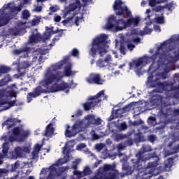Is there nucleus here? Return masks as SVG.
I'll use <instances>...</instances> for the list:
<instances>
[{
    "label": "nucleus",
    "mask_w": 179,
    "mask_h": 179,
    "mask_svg": "<svg viewBox=\"0 0 179 179\" xmlns=\"http://www.w3.org/2000/svg\"><path fill=\"white\" fill-rule=\"evenodd\" d=\"M83 172V176H87L91 174L92 171L89 166H85Z\"/></svg>",
    "instance_id": "obj_38"
},
{
    "label": "nucleus",
    "mask_w": 179,
    "mask_h": 179,
    "mask_svg": "<svg viewBox=\"0 0 179 179\" xmlns=\"http://www.w3.org/2000/svg\"><path fill=\"white\" fill-rule=\"evenodd\" d=\"M94 117L92 115H87L85 117V119L88 121L90 124H92V122L94 120Z\"/></svg>",
    "instance_id": "obj_52"
},
{
    "label": "nucleus",
    "mask_w": 179,
    "mask_h": 179,
    "mask_svg": "<svg viewBox=\"0 0 179 179\" xmlns=\"http://www.w3.org/2000/svg\"><path fill=\"white\" fill-rule=\"evenodd\" d=\"M158 165V160H155L153 162H149L146 167V171L149 174H152Z\"/></svg>",
    "instance_id": "obj_20"
},
{
    "label": "nucleus",
    "mask_w": 179,
    "mask_h": 179,
    "mask_svg": "<svg viewBox=\"0 0 179 179\" xmlns=\"http://www.w3.org/2000/svg\"><path fill=\"white\" fill-rule=\"evenodd\" d=\"M81 3L80 0H76L75 3H71L69 6V10L64 13V17H67L71 12L76 10L77 9L80 10Z\"/></svg>",
    "instance_id": "obj_17"
},
{
    "label": "nucleus",
    "mask_w": 179,
    "mask_h": 179,
    "mask_svg": "<svg viewBox=\"0 0 179 179\" xmlns=\"http://www.w3.org/2000/svg\"><path fill=\"white\" fill-rule=\"evenodd\" d=\"M86 82L90 85H101L104 83V80H103L99 73H90L89 77L86 78Z\"/></svg>",
    "instance_id": "obj_9"
},
{
    "label": "nucleus",
    "mask_w": 179,
    "mask_h": 179,
    "mask_svg": "<svg viewBox=\"0 0 179 179\" xmlns=\"http://www.w3.org/2000/svg\"><path fill=\"white\" fill-rule=\"evenodd\" d=\"M91 124L95 125H100L101 124V120L99 117H97L96 119L94 118L93 121L91 122Z\"/></svg>",
    "instance_id": "obj_48"
},
{
    "label": "nucleus",
    "mask_w": 179,
    "mask_h": 179,
    "mask_svg": "<svg viewBox=\"0 0 179 179\" xmlns=\"http://www.w3.org/2000/svg\"><path fill=\"white\" fill-rule=\"evenodd\" d=\"M78 164H79V162H78V160H76V161L73 162V164H72L71 168H72L73 170L76 171V170L78 169Z\"/></svg>",
    "instance_id": "obj_61"
},
{
    "label": "nucleus",
    "mask_w": 179,
    "mask_h": 179,
    "mask_svg": "<svg viewBox=\"0 0 179 179\" xmlns=\"http://www.w3.org/2000/svg\"><path fill=\"white\" fill-rule=\"evenodd\" d=\"M90 100V101H86L82 104L85 111H90L98 105V101L91 99Z\"/></svg>",
    "instance_id": "obj_18"
},
{
    "label": "nucleus",
    "mask_w": 179,
    "mask_h": 179,
    "mask_svg": "<svg viewBox=\"0 0 179 179\" xmlns=\"http://www.w3.org/2000/svg\"><path fill=\"white\" fill-rule=\"evenodd\" d=\"M148 141L150 143H154L156 141V136L153 134L148 136Z\"/></svg>",
    "instance_id": "obj_60"
},
{
    "label": "nucleus",
    "mask_w": 179,
    "mask_h": 179,
    "mask_svg": "<svg viewBox=\"0 0 179 179\" xmlns=\"http://www.w3.org/2000/svg\"><path fill=\"white\" fill-rule=\"evenodd\" d=\"M152 32V29L148 28V27H146L145 28H144L143 31H141L140 32L141 36H144L145 34H150Z\"/></svg>",
    "instance_id": "obj_40"
},
{
    "label": "nucleus",
    "mask_w": 179,
    "mask_h": 179,
    "mask_svg": "<svg viewBox=\"0 0 179 179\" xmlns=\"http://www.w3.org/2000/svg\"><path fill=\"white\" fill-rule=\"evenodd\" d=\"M31 15L28 10H24L21 18L24 20H27L30 17Z\"/></svg>",
    "instance_id": "obj_35"
},
{
    "label": "nucleus",
    "mask_w": 179,
    "mask_h": 179,
    "mask_svg": "<svg viewBox=\"0 0 179 179\" xmlns=\"http://www.w3.org/2000/svg\"><path fill=\"white\" fill-rule=\"evenodd\" d=\"M117 174L115 172H108V173H100L97 176L91 177L90 179H116ZM83 179H87L84 178Z\"/></svg>",
    "instance_id": "obj_15"
},
{
    "label": "nucleus",
    "mask_w": 179,
    "mask_h": 179,
    "mask_svg": "<svg viewBox=\"0 0 179 179\" xmlns=\"http://www.w3.org/2000/svg\"><path fill=\"white\" fill-rule=\"evenodd\" d=\"M6 96H8V95L6 94V90H0V107H1L2 106H4L6 104H8V107H7V108H10V107H13L16 105V99L10 101H7L3 99V98H4Z\"/></svg>",
    "instance_id": "obj_12"
},
{
    "label": "nucleus",
    "mask_w": 179,
    "mask_h": 179,
    "mask_svg": "<svg viewBox=\"0 0 179 179\" xmlns=\"http://www.w3.org/2000/svg\"><path fill=\"white\" fill-rule=\"evenodd\" d=\"M62 35H63V32H61V33L58 34L57 35L55 36L52 39V41L53 42L58 41L59 40V38L62 36Z\"/></svg>",
    "instance_id": "obj_57"
},
{
    "label": "nucleus",
    "mask_w": 179,
    "mask_h": 179,
    "mask_svg": "<svg viewBox=\"0 0 179 179\" xmlns=\"http://www.w3.org/2000/svg\"><path fill=\"white\" fill-rule=\"evenodd\" d=\"M123 2L122 0H115L114 3L113 5V8L115 12V15L117 16H122L124 17V13H126L127 16L129 17H132V13L127 6H124Z\"/></svg>",
    "instance_id": "obj_5"
},
{
    "label": "nucleus",
    "mask_w": 179,
    "mask_h": 179,
    "mask_svg": "<svg viewBox=\"0 0 179 179\" xmlns=\"http://www.w3.org/2000/svg\"><path fill=\"white\" fill-rule=\"evenodd\" d=\"M50 173H54L57 172L56 164H52L48 167Z\"/></svg>",
    "instance_id": "obj_50"
},
{
    "label": "nucleus",
    "mask_w": 179,
    "mask_h": 179,
    "mask_svg": "<svg viewBox=\"0 0 179 179\" xmlns=\"http://www.w3.org/2000/svg\"><path fill=\"white\" fill-rule=\"evenodd\" d=\"M83 114V111L81 109H78L75 113V117L82 116Z\"/></svg>",
    "instance_id": "obj_63"
},
{
    "label": "nucleus",
    "mask_w": 179,
    "mask_h": 179,
    "mask_svg": "<svg viewBox=\"0 0 179 179\" xmlns=\"http://www.w3.org/2000/svg\"><path fill=\"white\" fill-rule=\"evenodd\" d=\"M116 169V165L115 164H103V171L102 173L104 174H108V171H115Z\"/></svg>",
    "instance_id": "obj_22"
},
{
    "label": "nucleus",
    "mask_w": 179,
    "mask_h": 179,
    "mask_svg": "<svg viewBox=\"0 0 179 179\" xmlns=\"http://www.w3.org/2000/svg\"><path fill=\"white\" fill-rule=\"evenodd\" d=\"M52 69L48 68L45 73V78L40 84L44 87H48L53 83H59L63 78V73L62 71H59L62 69V64H55L52 65Z\"/></svg>",
    "instance_id": "obj_4"
},
{
    "label": "nucleus",
    "mask_w": 179,
    "mask_h": 179,
    "mask_svg": "<svg viewBox=\"0 0 179 179\" xmlns=\"http://www.w3.org/2000/svg\"><path fill=\"white\" fill-rule=\"evenodd\" d=\"M46 31H50L51 35L58 34L60 31V30L59 29H57L56 30H53V27L49 28L48 27H46Z\"/></svg>",
    "instance_id": "obj_47"
},
{
    "label": "nucleus",
    "mask_w": 179,
    "mask_h": 179,
    "mask_svg": "<svg viewBox=\"0 0 179 179\" xmlns=\"http://www.w3.org/2000/svg\"><path fill=\"white\" fill-rule=\"evenodd\" d=\"M155 22L158 24H164L165 23L164 13L162 14V16H158L155 17Z\"/></svg>",
    "instance_id": "obj_32"
},
{
    "label": "nucleus",
    "mask_w": 179,
    "mask_h": 179,
    "mask_svg": "<svg viewBox=\"0 0 179 179\" xmlns=\"http://www.w3.org/2000/svg\"><path fill=\"white\" fill-rule=\"evenodd\" d=\"M72 64H68L65 67H64V76L66 77H70L71 76H75L76 71H72Z\"/></svg>",
    "instance_id": "obj_23"
},
{
    "label": "nucleus",
    "mask_w": 179,
    "mask_h": 179,
    "mask_svg": "<svg viewBox=\"0 0 179 179\" xmlns=\"http://www.w3.org/2000/svg\"><path fill=\"white\" fill-rule=\"evenodd\" d=\"M14 153L15 154V158L22 157L23 155V149L20 146H17L14 149Z\"/></svg>",
    "instance_id": "obj_29"
},
{
    "label": "nucleus",
    "mask_w": 179,
    "mask_h": 179,
    "mask_svg": "<svg viewBox=\"0 0 179 179\" xmlns=\"http://www.w3.org/2000/svg\"><path fill=\"white\" fill-rule=\"evenodd\" d=\"M165 9V6H155V8H153V10L155 12V13H159L162 10H164Z\"/></svg>",
    "instance_id": "obj_46"
},
{
    "label": "nucleus",
    "mask_w": 179,
    "mask_h": 179,
    "mask_svg": "<svg viewBox=\"0 0 179 179\" xmlns=\"http://www.w3.org/2000/svg\"><path fill=\"white\" fill-rule=\"evenodd\" d=\"M69 88V85L67 83H55L50 87V93H57L61 91H64Z\"/></svg>",
    "instance_id": "obj_11"
},
{
    "label": "nucleus",
    "mask_w": 179,
    "mask_h": 179,
    "mask_svg": "<svg viewBox=\"0 0 179 179\" xmlns=\"http://www.w3.org/2000/svg\"><path fill=\"white\" fill-rule=\"evenodd\" d=\"M126 137H127V136L124 134H117L115 136V138L117 141H120V140L124 139Z\"/></svg>",
    "instance_id": "obj_58"
},
{
    "label": "nucleus",
    "mask_w": 179,
    "mask_h": 179,
    "mask_svg": "<svg viewBox=\"0 0 179 179\" xmlns=\"http://www.w3.org/2000/svg\"><path fill=\"white\" fill-rule=\"evenodd\" d=\"M22 133V130L20 127H15L13 129V134L14 136H19Z\"/></svg>",
    "instance_id": "obj_39"
},
{
    "label": "nucleus",
    "mask_w": 179,
    "mask_h": 179,
    "mask_svg": "<svg viewBox=\"0 0 179 179\" xmlns=\"http://www.w3.org/2000/svg\"><path fill=\"white\" fill-rule=\"evenodd\" d=\"M128 128V126L126 122H122L120 126L121 131H125Z\"/></svg>",
    "instance_id": "obj_56"
},
{
    "label": "nucleus",
    "mask_w": 179,
    "mask_h": 179,
    "mask_svg": "<svg viewBox=\"0 0 179 179\" xmlns=\"http://www.w3.org/2000/svg\"><path fill=\"white\" fill-rule=\"evenodd\" d=\"M136 140L138 143L146 141V138H145V136L141 133H138V134H136Z\"/></svg>",
    "instance_id": "obj_36"
},
{
    "label": "nucleus",
    "mask_w": 179,
    "mask_h": 179,
    "mask_svg": "<svg viewBox=\"0 0 179 179\" xmlns=\"http://www.w3.org/2000/svg\"><path fill=\"white\" fill-rule=\"evenodd\" d=\"M41 147L42 145H40L39 143L35 145V147L34 148V150L40 152L41 150Z\"/></svg>",
    "instance_id": "obj_62"
},
{
    "label": "nucleus",
    "mask_w": 179,
    "mask_h": 179,
    "mask_svg": "<svg viewBox=\"0 0 179 179\" xmlns=\"http://www.w3.org/2000/svg\"><path fill=\"white\" fill-rule=\"evenodd\" d=\"M174 158L170 157L168 159V162L165 164V168H171L173 166Z\"/></svg>",
    "instance_id": "obj_41"
},
{
    "label": "nucleus",
    "mask_w": 179,
    "mask_h": 179,
    "mask_svg": "<svg viewBox=\"0 0 179 179\" xmlns=\"http://www.w3.org/2000/svg\"><path fill=\"white\" fill-rule=\"evenodd\" d=\"M146 63L145 57H139L136 60H133L132 62L129 63V69H134L138 70L141 69L144 64Z\"/></svg>",
    "instance_id": "obj_13"
},
{
    "label": "nucleus",
    "mask_w": 179,
    "mask_h": 179,
    "mask_svg": "<svg viewBox=\"0 0 179 179\" xmlns=\"http://www.w3.org/2000/svg\"><path fill=\"white\" fill-rule=\"evenodd\" d=\"M29 135L30 131L29 130H22L21 134H20V137H21L22 140H25L29 137Z\"/></svg>",
    "instance_id": "obj_33"
},
{
    "label": "nucleus",
    "mask_w": 179,
    "mask_h": 179,
    "mask_svg": "<svg viewBox=\"0 0 179 179\" xmlns=\"http://www.w3.org/2000/svg\"><path fill=\"white\" fill-rule=\"evenodd\" d=\"M108 36L105 34H101L93 39L91 45V48L89 51V54L91 57H95L97 52L100 57H103L107 54L106 46L108 44Z\"/></svg>",
    "instance_id": "obj_3"
},
{
    "label": "nucleus",
    "mask_w": 179,
    "mask_h": 179,
    "mask_svg": "<svg viewBox=\"0 0 179 179\" xmlns=\"http://www.w3.org/2000/svg\"><path fill=\"white\" fill-rule=\"evenodd\" d=\"M52 126H53L52 123H49L46 126L43 136L49 137L53 135L55 129Z\"/></svg>",
    "instance_id": "obj_21"
},
{
    "label": "nucleus",
    "mask_w": 179,
    "mask_h": 179,
    "mask_svg": "<svg viewBox=\"0 0 179 179\" xmlns=\"http://www.w3.org/2000/svg\"><path fill=\"white\" fill-rule=\"evenodd\" d=\"M104 92H105L104 90L99 91L96 95L92 96L90 98V100H94L95 102H97V104H99L101 101V100L99 99V98L101 96L104 95Z\"/></svg>",
    "instance_id": "obj_26"
},
{
    "label": "nucleus",
    "mask_w": 179,
    "mask_h": 179,
    "mask_svg": "<svg viewBox=\"0 0 179 179\" xmlns=\"http://www.w3.org/2000/svg\"><path fill=\"white\" fill-rule=\"evenodd\" d=\"M115 27V22L110 20V17L108 19V22L106 25L107 29H112Z\"/></svg>",
    "instance_id": "obj_37"
},
{
    "label": "nucleus",
    "mask_w": 179,
    "mask_h": 179,
    "mask_svg": "<svg viewBox=\"0 0 179 179\" xmlns=\"http://www.w3.org/2000/svg\"><path fill=\"white\" fill-rule=\"evenodd\" d=\"M83 16L82 15L81 17H78V16H76V18H75V24L78 27L79 26V22L80 20H83Z\"/></svg>",
    "instance_id": "obj_59"
},
{
    "label": "nucleus",
    "mask_w": 179,
    "mask_h": 179,
    "mask_svg": "<svg viewBox=\"0 0 179 179\" xmlns=\"http://www.w3.org/2000/svg\"><path fill=\"white\" fill-rule=\"evenodd\" d=\"M160 2L158 0H149V6L151 8L155 7L157 4H159Z\"/></svg>",
    "instance_id": "obj_43"
},
{
    "label": "nucleus",
    "mask_w": 179,
    "mask_h": 179,
    "mask_svg": "<svg viewBox=\"0 0 179 179\" xmlns=\"http://www.w3.org/2000/svg\"><path fill=\"white\" fill-rule=\"evenodd\" d=\"M40 23V19H32V21H31V25H32V27H35L37 24H38Z\"/></svg>",
    "instance_id": "obj_55"
},
{
    "label": "nucleus",
    "mask_w": 179,
    "mask_h": 179,
    "mask_svg": "<svg viewBox=\"0 0 179 179\" xmlns=\"http://www.w3.org/2000/svg\"><path fill=\"white\" fill-rule=\"evenodd\" d=\"M111 62H113L112 56L110 55H107L104 59H99L96 62V65L99 68H105L109 66Z\"/></svg>",
    "instance_id": "obj_14"
},
{
    "label": "nucleus",
    "mask_w": 179,
    "mask_h": 179,
    "mask_svg": "<svg viewBox=\"0 0 179 179\" xmlns=\"http://www.w3.org/2000/svg\"><path fill=\"white\" fill-rule=\"evenodd\" d=\"M8 120H15V118L8 117L7 118V120H6V121H4V122H3V126H7V129H10L13 127H10V125H12L13 122Z\"/></svg>",
    "instance_id": "obj_34"
},
{
    "label": "nucleus",
    "mask_w": 179,
    "mask_h": 179,
    "mask_svg": "<svg viewBox=\"0 0 179 179\" xmlns=\"http://www.w3.org/2000/svg\"><path fill=\"white\" fill-rule=\"evenodd\" d=\"M176 6L177 5L174 1H172L170 3H166L164 5L165 9H167L170 13H172L176 9Z\"/></svg>",
    "instance_id": "obj_27"
},
{
    "label": "nucleus",
    "mask_w": 179,
    "mask_h": 179,
    "mask_svg": "<svg viewBox=\"0 0 179 179\" xmlns=\"http://www.w3.org/2000/svg\"><path fill=\"white\" fill-rule=\"evenodd\" d=\"M83 124V121H76L71 127L69 124H67L64 131L65 136L66 138H72L76 136L81 131Z\"/></svg>",
    "instance_id": "obj_6"
},
{
    "label": "nucleus",
    "mask_w": 179,
    "mask_h": 179,
    "mask_svg": "<svg viewBox=\"0 0 179 179\" xmlns=\"http://www.w3.org/2000/svg\"><path fill=\"white\" fill-rule=\"evenodd\" d=\"M173 152H169V155L176 154L179 152V143L177 145V146L173 148Z\"/></svg>",
    "instance_id": "obj_53"
},
{
    "label": "nucleus",
    "mask_w": 179,
    "mask_h": 179,
    "mask_svg": "<svg viewBox=\"0 0 179 179\" xmlns=\"http://www.w3.org/2000/svg\"><path fill=\"white\" fill-rule=\"evenodd\" d=\"M8 121H10L11 122H13V124H11L10 125V127H13L14 126L16 125L17 123H20L21 122V120H17L16 118H14V119H8Z\"/></svg>",
    "instance_id": "obj_42"
},
{
    "label": "nucleus",
    "mask_w": 179,
    "mask_h": 179,
    "mask_svg": "<svg viewBox=\"0 0 179 179\" xmlns=\"http://www.w3.org/2000/svg\"><path fill=\"white\" fill-rule=\"evenodd\" d=\"M141 22V18L140 17H131L127 20V24L128 25V27H131L133 26L134 27H137L139 25V23Z\"/></svg>",
    "instance_id": "obj_19"
},
{
    "label": "nucleus",
    "mask_w": 179,
    "mask_h": 179,
    "mask_svg": "<svg viewBox=\"0 0 179 179\" xmlns=\"http://www.w3.org/2000/svg\"><path fill=\"white\" fill-rule=\"evenodd\" d=\"M174 49L175 45L173 43H171L169 41H164L157 48L154 55L150 57V59L152 60L154 63L155 62H157L158 64L161 63L162 66H166L177 62L179 60V53L175 56H172L168 52ZM157 59L158 60L157 61Z\"/></svg>",
    "instance_id": "obj_1"
},
{
    "label": "nucleus",
    "mask_w": 179,
    "mask_h": 179,
    "mask_svg": "<svg viewBox=\"0 0 179 179\" xmlns=\"http://www.w3.org/2000/svg\"><path fill=\"white\" fill-rule=\"evenodd\" d=\"M39 38H40V36L36 34H31V36H29V43L32 44V43H38L39 41Z\"/></svg>",
    "instance_id": "obj_28"
},
{
    "label": "nucleus",
    "mask_w": 179,
    "mask_h": 179,
    "mask_svg": "<svg viewBox=\"0 0 179 179\" xmlns=\"http://www.w3.org/2000/svg\"><path fill=\"white\" fill-rule=\"evenodd\" d=\"M153 150L152 146L149 144H143L141 148L138 150V153L136 154V157L137 159H132L133 167L138 171H141L143 169V166L141 162H146L152 158H157L158 155L156 152L152 153H148V155H145L146 152H150ZM135 161V162H134Z\"/></svg>",
    "instance_id": "obj_2"
},
{
    "label": "nucleus",
    "mask_w": 179,
    "mask_h": 179,
    "mask_svg": "<svg viewBox=\"0 0 179 179\" xmlns=\"http://www.w3.org/2000/svg\"><path fill=\"white\" fill-rule=\"evenodd\" d=\"M8 34L13 36H18L20 34V29L17 27L10 28L8 29Z\"/></svg>",
    "instance_id": "obj_30"
},
{
    "label": "nucleus",
    "mask_w": 179,
    "mask_h": 179,
    "mask_svg": "<svg viewBox=\"0 0 179 179\" xmlns=\"http://www.w3.org/2000/svg\"><path fill=\"white\" fill-rule=\"evenodd\" d=\"M9 82H10V80H6V78H1V79L0 80V87L6 86Z\"/></svg>",
    "instance_id": "obj_45"
},
{
    "label": "nucleus",
    "mask_w": 179,
    "mask_h": 179,
    "mask_svg": "<svg viewBox=\"0 0 179 179\" xmlns=\"http://www.w3.org/2000/svg\"><path fill=\"white\" fill-rule=\"evenodd\" d=\"M132 104H133V103H128L126 106H124V107H122L121 109H117L116 110V112L117 113L121 110L122 111V113L129 112L131 110Z\"/></svg>",
    "instance_id": "obj_31"
},
{
    "label": "nucleus",
    "mask_w": 179,
    "mask_h": 179,
    "mask_svg": "<svg viewBox=\"0 0 179 179\" xmlns=\"http://www.w3.org/2000/svg\"><path fill=\"white\" fill-rule=\"evenodd\" d=\"M48 93V90L43 89L41 85L37 86L34 89V92H29L27 94V102L31 103L33 99H36L41 95V94Z\"/></svg>",
    "instance_id": "obj_8"
},
{
    "label": "nucleus",
    "mask_w": 179,
    "mask_h": 179,
    "mask_svg": "<svg viewBox=\"0 0 179 179\" xmlns=\"http://www.w3.org/2000/svg\"><path fill=\"white\" fill-rule=\"evenodd\" d=\"M71 56L73 57H79V51L77 48H73L71 50Z\"/></svg>",
    "instance_id": "obj_49"
},
{
    "label": "nucleus",
    "mask_w": 179,
    "mask_h": 179,
    "mask_svg": "<svg viewBox=\"0 0 179 179\" xmlns=\"http://www.w3.org/2000/svg\"><path fill=\"white\" fill-rule=\"evenodd\" d=\"M174 78L179 82V73L174 74ZM161 89L166 92H173V98L179 99V85L178 87L174 86L173 83H169L167 81L163 82L161 84Z\"/></svg>",
    "instance_id": "obj_7"
},
{
    "label": "nucleus",
    "mask_w": 179,
    "mask_h": 179,
    "mask_svg": "<svg viewBox=\"0 0 179 179\" xmlns=\"http://www.w3.org/2000/svg\"><path fill=\"white\" fill-rule=\"evenodd\" d=\"M164 72H162L160 73V77L163 80H166L167 78H168V73H169V71L166 69H164Z\"/></svg>",
    "instance_id": "obj_44"
},
{
    "label": "nucleus",
    "mask_w": 179,
    "mask_h": 179,
    "mask_svg": "<svg viewBox=\"0 0 179 179\" xmlns=\"http://www.w3.org/2000/svg\"><path fill=\"white\" fill-rule=\"evenodd\" d=\"M110 20L115 23V27L116 31H122L128 28L127 20H124L123 18L117 20V17L114 15L110 17Z\"/></svg>",
    "instance_id": "obj_10"
},
{
    "label": "nucleus",
    "mask_w": 179,
    "mask_h": 179,
    "mask_svg": "<svg viewBox=\"0 0 179 179\" xmlns=\"http://www.w3.org/2000/svg\"><path fill=\"white\" fill-rule=\"evenodd\" d=\"M10 20V16L3 15L0 16V27H2L8 24Z\"/></svg>",
    "instance_id": "obj_24"
},
{
    "label": "nucleus",
    "mask_w": 179,
    "mask_h": 179,
    "mask_svg": "<svg viewBox=\"0 0 179 179\" xmlns=\"http://www.w3.org/2000/svg\"><path fill=\"white\" fill-rule=\"evenodd\" d=\"M51 36L52 35H51L50 30H48L43 34V39L48 40L51 37Z\"/></svg>",
    "instance_id": "obj_51"
},
{
    "label": "nucleus",
    "mask_w": 179,
    "mask_h": 179,
    "mask_svg": "<svg viewBox=\"0 0 179 179\" xmlns=\"http://www.w3.org/2000/svg\"><path fill=\"white\" fill-rule=\"evenodd\" d=\"M47 179H55V174H54L53 173L49 172L47 176Z\"/></svg>",
    "instance_id": "obj_64"
},
{
    "label": "nucleus",
    "mask_w": 179,
    "mask_h": 179,
    "mask_svg": "<svg viewBox=\"0 0 179 179\" xmlns=\"http://www.w3.org/2000/svg\"><path fill=\"white\" fill-rule=\"evenodd\" d=\"M3 150H1V152L3 153V158H6L8 157V151H9V143L8 142H4L3 143L2 146Z\"/></svg>",
    "instance_id": "obj_25"
},
{
    "label": "nucleus",
    "mask_w": 179,
    "mask_h": 179,
    "mask_svg": "<svg viewBox=\"0 0 179 179\" xmlns=\"http://www.w3.org/2000/svg\"><path fill=\"white\" fill-rule=\"evenodd\" d=\"M147 85H150V87L152 88H155L159 87V88L162 87V83L160 82V78H156L153 80V76L151 75L148 77V80L146 82Z\"/></svg>",
    "instance_id": "obj_16"
},
{
    "label": "nucleus",
    "mask_w": 179,
    "mask_h": 179,
    "mask_svg": "<svg viewBox=\"0 0 179 179\" xmlns=\"http://www.w3.org/2000/svg\"><path fill=\"white\" fill-rule=\"evenodd\" d=\"M73 174L76 175L78 178L85 177L83 171H74Z\"/></svg>",
    "instance_id": "obj_54"
}]
</instances>
